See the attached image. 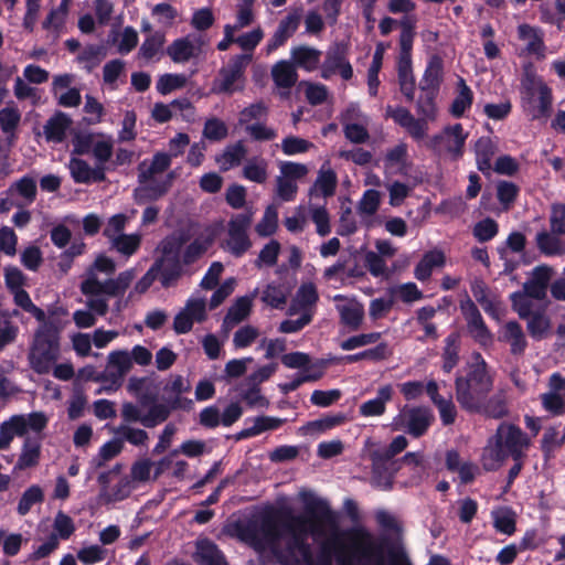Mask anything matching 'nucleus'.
<instances>
[{"label":"nucleus","instance_id":"603ef678","mask_svg":"<svg viewBox=\"0 0 565 565\" xmlns=\"http://www.w3.org/2000/svg\"><path fill=\"white\" fill-rule=\"evenodd\" d=\"M125 77V63L113 60L104 65L103 81L111 89H115Z\"/></svg>","mask_w":565,"mask_h":565},{"label":"nucleus","instance_id":"bb28decb","mask_svg":"<svg viewBox=\"0 0 565 565\" xmlns=\"http://www.w3.org/2000/svg\"><path fill=\"white\" fill-rule=\"evenodd\" d=\"M393 392V386L390 384L381 386L375 398L369 399L360 405V414L364 417L383 415L386 411V404L392 399Z\"/></svg>","mask_w":565,"mask_h":565},{"label":"nucleus","instance_id":"6ab92c4d","mask_svg":"<svg viewBox=\"0 0 565 565\" xmlns=\"http://www.w3.org/2000/svg\"><path fill=\"white\" fill-rule=\"evenodd\" d=\"M345 137L355 143L364 142L369 138L366 130L367 118L356 105H351L342 115Z\"/></svg>","mask_w":565,"mask_h":565},{"label":"nucleus","instance_id":"58836bf2","mask_svg":"<svg viewBox=\"0 0 565 565\" xmlns=\"http://www.w3.org/2000/svg\"><path fill=\"white\" fill-rule=\"evenodd\" d=\"M271 76L277 87L289 89L297 82V72L287 61H279L271 68Z\"/></svg>","mask_w":565,"mask_h":565},{"label":"nucleus","instance_id":"6e6d98bb","mask_svg":"<svg viewBox=\"0 0 565 565\" xmlns=\"http://www.w3.org/2000/svg\"><path fill=\"white\" fill-rule=\"evenodd\" d=\"M252 308V298L250 297H241L235 303L228 309V312L225 317V322L228 324H236L247 318Z\"/></svg>","mask_w":565,"mask_h":565},{"label":"nucleus","instance_id":"a211bd4d","mask_svg":"<svg viewBox=\"0 0 565 565\" xmlns=\"http://www.w3.org/2000/svg\"><path fill=\"white\" fill-rule=\"evenodd\" d=\"M204 42L201 36L188 35L177 39L167 49V54L174 63H186L198 58L203 52Z\"/></svg>","mask_w":565,"mask_h":565},{"label":"nucleus","instance_id":"f3484780","mask_svg":"<svg viewBox=\"0 0 565 565\" xmlns=\"http://www.w3.org/2000/svg\"><path fill=\"white\" fill-rule=\"evenodd\" d=\"M334 74H339L344 81L353 76V68L347 58L344 46L335 45L327 52L326 60L321 66V76L329 79Z\"/></svg>","mask_w":565,"mask_h":565},{"label":"nucleus","instance_id":"7ed1b4c3","mask_svg":"<svg viewBox=\"0 0 565 565\" xmlns=\"http://www.w3.org/2000/svg\"><path fill=\"white\" fill-rule=\"evenodd\" d=\"M116 270L115 262L98 255L82 276L81 292L86 297V307L103 317L108 311L109 278Z\"/></svg>","mask_w":565,"mask_h":565},{"label":"nucleus","instance_id":"c756f323","mask_svg":"<svg viewBox=\"0 0 565 565\" xmlns=\"http://www.w3.org/2000/svg\"><path fill=\"white\" fill-rule=\"evenodd\" d=\"M444 77V63L438 56L430 58L420 82L423 92L437 93Z\"/></svg>","mask_w":565,"mask_h":565},{"label":"nucleus","instance_id":"4d7b16f0","mask_svg":"<svg viewBox=\"0 0 565 565\" xmlns=\"http://www.w3.org/2000/svg\"><path fill=\"white\" fill-rule=\"evenodd\" d=\"M381 193L377 190H367L358 204V212L362 217L372 216L379 210Z\"/></svg>","mask_w":565,"mask_h":565},{"label":"nucleus","instance_id":"bf43d9fd","mask_svg":"<svg viewBox=\"0 0 565 565\" xmlns=\"http://www.w3.org/2000/svg\"><path fill=\"white\" fill-rule=\"evenodd\" d=\"M312 148V142L296 136H288L281 141V150L286 156L305 153Z\"/></svg>","mask_w":565,"mask_h":565},{"label":"nucleus","instance_id":"473e14b6","mask_svg":"<svg viewBox=\"0 0 565 565\" xmlns=\"http://www.w3.org/2000/svg\"><path fill=\"white\" fill-rule=\"evenodd\" d=\"M472 295L475 299L481 305L483 310L494 318H499L501 307L498 298L487 289L486 285L481 281H475L472 287Z\"/></svg>","mask_w":565,"mask_h":565},{"label":"nucleus","instance_id":"7c9ffc66","mask_svg":"<svg viewBox=\"0 0 565 565\" xmlns=\"http://www.w3.org/2000/svg\"><path fill=\"white\" fill-rule=\"evenodd\" d=\"M536 245L546 256L563 255L565 254V235L542 231L536 235Z\"/></svg>","mask_w":565,"mask_h":565},{"label":"nucleus","instance_id":"5701e85b","mask_svg":"<svg viewBox=\"0 0 565 565\" xmlns=\"http://www.w3.org/2000/svg\"><path fill=\"white\" fill-rule=\"evenodd\" d=\"M553 276V268L547 265L535 267L524 284V290L535 300L543 299L546 295L547 284Z\"/></svg>","mask_w":565,"mask_h":565},{"label":"nucleus","instance_id":"774afa93","mask_svg":"<svg viewBox=\"0 0 565 565\" xmlns=\"http://www.w3.org/2000/svg\"><path fill=\"white\" fill-rule=\"evenodd\" d=\"M550 225L554 234L565 235V203L552 205Z\"/></svg>","mask_w":565,"mask_h":565},{"label":"nucleus","instance_id":"c03bdc74","mask_svg":"<svg viewBox=\"0 0 565 565\" xmlns=\"http://www.w3.org/2000/svg\"><path fill=\"white\" fill-rule=\"evenodd\" d=\"M164 41V34L160 32L149 34L139 49V57L146 61H151L158 57L162 52Z\"/></svg>","mask_w":565,"mask_h":565},{"label":"nucleus","instance_id":"1a4fd4ad","mask_svg":"<svg viewBox=\"0 0 565 565\" xmlns=\"http://www.w3.org/2000/svg\"><path fill=\"white\" fill-rule=\"evenodd\" d=\"M252 60V54L234 56L226 66L222 67L212 85L215 94H234L245 87V70Z\"/></svg>","mask_w":565,"mask_h":565},{"label":"nucleus","instance_id":"20e7f679","mask_svg":"<svg viewBox=\"0 0 565 565\" xmlns=\"http://www.w3.org/2000/svg\"><path fill=\"white\" fill-rule=\"evenodd\" d=\"M492 387V381L480 354L472 356L466 376L456 380V397L462 408L479 412Z\"/></svg>","mask_w":565,"mask_h":565},{"label":"nucleus","instance_id":"49530a36","mask_svg":"<svg viewBox=\"0 0 565 565\" xmlns=\"http://www.w3.org/2000/svg\"><path fill=\"white\" fill-rule=\"evenodd\" d=\"M491 515L493 525L499 532L511 535L515 531V514L510 508H498Z\"/></svg>","mask_w":565,"mask_h":565},{"label":"nucleus","instance_id":"c9c22d12","mask_svg":"<svg viewBox=\"0 0 565 565\" xmlns=\"http://www.w3.org/2000/svg\"><path fill=\"white\" fill-rule=\"evenodd\" d=\"M345 422L343 414L328 415L319 419L307 423L301 427L303 435L318 436Z\"/></svg>","mask_w":565,"mask_h":565},{"label":"nucleus","instance_id":"79ce46f5","mask_svg":"<svg viewBox=\"0 0 565 565\" xmlns=\"http://www.w3.org/2000/svg\"><path fill=\"white\" fill-rule=\"evenodd\" d=\"M243 175L249 181L264 183L268 178L267 160L259 157L247 160L243 168Z\"/></svg>","mask_w":565,"mask_h":565},{"label":"nucleus","instance_id":"ea45409f","mask_svg":"<svg viewBox=\"0 0 565 565\" xmlns=\"http://www.w3.org/2000/svg\"><path fill=\"white\" fill-rule=\"evenodd\" d=\"M246 156V149L242 142H236L224 149V151L216 156L215 161L220 169L227 171L234 167H237Z\"/></svg>","mask_w":565,"mask_h":565},{"label":"nucleus","instance_id":"423d86ee","mask_svg":"<svg viewBox=\"0 0 565 565\" xmlns=\"http://www.w3.org/2000/svg\"><path fill=\"white\" fill-rule=\"evenodd\" d=\"M171 164V158L168 153L158 152L153 156L149 164L140 166L139 181L140 186L136 191V195L147 200H156L163 195L172 184L174 173L171 172L158 180Z\"/></svg>","mask_w":565,"mask_h":565},{"label":"nucleus","instance_id":"aec40b11","mask_svg":"<svg viewBox=\"0 0 565 565\" xmlns=\"http://www.w3.org/2000/svg\"><path fill=\"white\" fill-rule=\"evenodd\" d=\"M518 38L523 43V52L525 54L534 56L537 60H544L546 57L544 33L541 29L525 23L520 24L518 26Z\"/></svg>","mask_w":565,"mask_h":565},{"label":"nucleus","instance_id":"cd10ccee","mask_svg":"<svg viewBox=\"0 0 565 565\" xmlns=\"http://www.w3.org/2000/svg\"><path fill=\"white\" fill-rule=\"evenodd\" d=\"M68 169L72 178L77 183L97 182L103 181L105 178L102 168H92L86 161L77 158L70 160Z\"/></svg>","mask_w":565,"mask_h":565},{"label":"nucleus","instance_id":"9b49d317","mask_svg":"<svg viewBox=\"0 0 565 565\" xmlns=\"http://www.w3.org/2000/svg\"><path fill=\"white\" fill-rule=\"evenodd\" d=\"M252 220V213L237 214L230 220L226 237L222 242L224 250L235 257H239L250 248L252 243L247 235V230L250 226Z\"/></svg>","mask_w":565,"mask_h":565},{"label":"nucleus","instance_id":"a18cd8bd","mask_svg":"<svg viewBox=\"0 0 565 565\" xmlns=\"http://www.w3.org/2000/svg\"><path fill=\"white\" fill-rule=\"evenodd\" d=\"M326 362L324 361H316V362H309L307 366H305L301 372L297 375V377L294 380V382L290 384L289 388L295 390L299 385L306 382H315L321 379L324 374L326 370Z\"/></svg>","mask_w":565,"mask_h":565},{"label":"nucleus","instance_id":"dca6fc26","mask_svg":"<svg viewBox=\"0 0 565 565\" xmlns=\"http://www.w3.org/2000/svg\"><path fill=\"white\" fill-rule=\"evenodd\" d=\"M461 312L467 321L469 334L482 347H489L493 342L491 332L471 299L467 298L460 302Z\"/></svg>","mask_w":565,"mask_h":565},{"label":"nucleus","instance_id":"680f3d73","mask_svg":"<svg viewBox=\"0 0 565 565\" xmlns=\"http://www.w3.org/2000/svg\"><path fill=\"white\" fill-rule=\"evenodd\" d=\"M284 420L276 417L262 416L254 420V425L245 429L242 435L245 437L256 436L265 430L276 429L282 425Z\"/></svg>","mask_w":565,"mask_h":565},{"label":"nucleus","instance_id":"f704fd0d","mask_svg":"<svg viewBox=\"0 0 565 565\" xmlns=\"http://www.w3.org/2000/svg\"><path fill=\"white\" fill-rule=\"evenodd\" d=\"M475 152L478 169L482 172H489L492 158L497 152L495 142L489 137H481L476 142Z\"/></svg>","mask_w":565,"mask_h":565},{"label":"nucleus","instance_id":"37998d69","mask_svg":"<svg viewBox=\"0 0 565 565\" xmlns=\"http://www.w3.org/2000/svg\"><path fill=\"white\" fill-rule=\"evenodd\" d=\"M108 369L119 377L125 376L132 369L130 353L127 350L111 351L107 356Z\"/></svg>","mask_w":565,"mask_h":565},{"label":"nucleus","instance_id":"393cba45","mask_svg":"<svg viewBox=\"0 0 565 565\" xmlns=\"http://www.w3.org/2000/svg\"><path fill=\"white\" fill-rule=\"evenodd\" d=\"M73 124L72 118L62 113L56 111L53 116H51L43 126V135L47 142L60 143L65 137L66 132L70 130Z\"/></svg>","mask_w":565,"mask_h":565},{"label":"nucleus","instance_id":"3c124183","mask_svg":"<svg viewBox=\"0 0 565 565\" xmlns=\"http://www.w3.org/2000/svg\"><path fill=\"white\" fill-rule=\"evenodd\" d=\"M278 227V206L270 204L266 207L262 220L257 223L255 231L259 236L273 235Z\"/></svg>","mask_w":565,"mask_h":565},{"label":"nucleus","instance_id":"f257e3e1","mask_svg":"<svg viewBox=\"0 0 565 565\" xmlns=\"http://www.w3.org/2000/svg\"><path fill=\"white\" fill-rule=\"evenodd\" d=\"M302 515L288 516L280 526L271 518L248 523L239 530V539L260 553L289 551L284 559L296 565H386L384 544L370 531L359 526L340 531L328 502L313 492L302 490Z\"/></svg>","mask_w":565,"mask_h":565},{"label":"nucleus","instance_id":"4c0bfd02","mask_svg":"<svg viewBox=\"0 0 565 565\" xmlns=\"http://www.w3.org/2000/svg\"><path fill=\"white\" fill-rule=\"evenodd\" d=\"M195 559L200 565H226L216 545L209 540L198 542Z\"/></svg>","mask_w":565,"mask_h":565},{"label":"nucleus","instance_id":"6e6552de","mask_svg":"<svg viewBox=\"0 0 565 565\" xmlns=\"http://www.w3.org/2000/svg\"><path fill=\"white\" fill-rule=\"evenodd\" d=\"M183 244L184 237L178 234L167 237L159 245L160 256L154 265L160 273V281L163 287L171 286L180 276Z\"/></svg>","mask_w":565,"mask_h":565},{"label":"nucleus","instance_id":"a878e982","mask_svg":"<svg viewBox=\"0 0 565 565\" xmlns=\"http://www.w3.org/2000/svg\"><path fill=\"white\" fill-rule=\"evenodd\" d=\"M446 256L441 249L426 252L414 268V277L419 281L429 280L434 269L445 266Z\"/></svg>","mask_w":565,"mask_h":565},{"label":"nucleus","instance_id":"de8ad7c7","mask_svg":"<svg viewBox=\"0 0 565 565\" xmlns=\"http://www.w3.org/2000/svg\"><path fill=\"white\" fill-rule=\"evenodd\" d=\"M141 235L134 234H124L120 235L109 242L110 247L115 249L117 253L130 257L134 255L140 246Z\"/></svg>","mask_w":565,"mask_h":565},{"label":"nucleus","instance_id":"9d476101","mask_svg":"<svg viewBox=\"0 0 565 565\" xmlns=\"http://www.w3.org/2000/svg\"><path fill=\"white\" fill-rule=\"evenodd\" d=\"M46 424L47 417L42 412L12 416L0 427V449L7 448L15 436H21L28 430L41 431Z\"/></svg>","mask_w":565,"mask_h":565},{"label":"nucleus","instance_id":"c85d7f7f","mask_svg":"<svg viewBox=\"0 0 565 565\" xmlns=\"http://www.w3.org/2000/svg\"><path fill=\"white\" fill-rule=\"evenodd\" d=\"M499 340L510 344L512 354H522L526 348V339L521 326L510 321L499 331Z\"/></svg>","mask_w":565,"mask_h":565},{"label":"nucleus","instance_id":"0e129e2a","mask_svg":"<svg viewBox=\"0 0 565 565\" xmlns=\"http://www.w3.org/2000/svg\"><path fill=\"white\" fill-rule=\"evenodd\" d=\"M364 455L370 458L374 466H381L390 458H386L387 447L373 439H367L364 444Z\"/></svg>","mask_w":565,"mask_h":565},{"label":"nucleus","instance_id":"69168bd1","mask_svg":"<svg viewBox=\"0 0 565 565\" xmlns=\"http://www.w3.org/2000/svg\"><path fill=\"white\" fill-rule=\"evenodd\" d=\"M364 263L374 277H387L388 268L382 256L375 252L367 250L364 255Z\"/></svg>","mask_w":565,"mask_h":565},{"label":"nucleus","instance_id":"e2e57ef3","mask_svg":"<svg viewBox=\"0 0 565 565\" xmlns=\"http://www.w3.org/2000/svg\"><path fill=\"white\" fill-rule=\"evenodd\" d=\"M436 93L425 92L417 102V113L424 120L434 121L437 118L438 109L434 102Z\"/></svg>","mask_w":565,"mask_h":565},{"label":"nucleus","instance_id":"4be33fe9","mask_svg":"<svg viewBox=\"0 0 565 565\" xmlns=\"http://www.w3.org/2000/svg\"><path fill=\"white\" fill-rule=\"evenodd\" d=\"M542 403L553 414L565 413V379L558 373L551 375L550 392L542 395Z\"/></svg>","mask_w":565,"mask_h":565},{"label":"nucleus","instance_id":"39448f33","mask_svg":"<svg viewBox=\"0 0 565 565\" xmlns=\"http://www.w3.org/2000/svg\"><path fill=\"white\" fill-rule=\"evenodd\" d=\"M61 354V327L55 322H44L34 332L29 349L30 367L38 374H49Z\"/></svg>","mask_w":565,"mask_h":565},{"label":"nucleus","instance_id":"a19ab883","mask_svg":"<svg viewBox=\"0 0 565 565\" xmlns=\"http://www.w3.org/2000/svg\"><path fill=\"white\" fill-rule=\"evenodd\" d=\"M385 173H402L407 170L406 147L397 145L387 151L384 160Z\"/></svg>","mask_w":565,"mask_h":565},{"label":"nucleus","instance_id":"ddd939ff","mask_svg":"<svg viewBox=\"0 0 565 565\" xmlns=\"http://www.w3.org/2000/svg\"><path fill=\"white\" fill-rule=\"evenodd\" d=\"M434 416L426 407L405 406L393 418L394 430H406L413 437H420L430 426Z\"/></svg>","mask_w":565,"mask_h":565},{"label":"nucleus","instance_id":"8fccbe9b","mask_svg":"<svg viewBox=\"0 0 565 565\" xmlns=\"http://www.w3.org/2000/svg\"><path fill=\"white\" fill-rule=\"evenodd\" d=\"M44 500L43 489L38 484L30 486L21 495L17 511L20 515L30 512L34 504H40Z\"/></svg>","mask_w":565,"mask_h":565},{"label":"nucleus","instance_id":"e433bc0d","mask_svg":"<svg viewBox=\"0 0 565 565\" xmlns=\"http://www.w3.org/2000/svg\"><path fill=\"white\" fill-rule=\"evenodd\" d=\"M41 455V443L36 439H25L14 470H24L35 467Z\"/></svg>","mask_w":565,"mask_h":565},{"label":"nucleus","instance_id":"13d9d810","mask_svg":"<svg viewBox=\"0 0 565 565\" xmlns=\"http://www.w3.org/2000/svg\"><path fill=\"white\" fill-rule=\"evenodd\" d=\"M114 141L110 136L97 134L93 142L92 153L100 163L108 161L113 154Z\"/></svg>","mask_w":565,"mask_h":565},{"label":"nucleus","instance_id":"72a5a7b5","mask_svg":"<svg viewBox=\"0 0 565 565\" xmlns=\"http://www.w3.org/2000/svg\"><path fill=\"white\" fill-rule=\"evenodd\" d=\"M321 52L315 47L300 45L291 50L295 64L308 72L315 71L320 63Z\"/></svg>","mask_w":565,"mask_h":565},{"label":"nucleus","instance_id":"09e8293b","mask_svg":"<svg viewBox=\"0 0 565 565\" xmlns=\"http://www.w3.org/2000/svg\"><path fill=\"white\" fill-rule=\"evenodd\" d=\"M111 41L119 54H127L137 45L138 33L134 28L127 26L119 32L113 33Z\"/></svg>","mask_w":565,"mask_h":565},{"label":"nucleus","instance_id":"2eb2a0df","mask_svg":"<svg viewBox=\"0 0 565 565\" xmlns=\"http://www.w3.org/2000/svg\"><path fill=\"white\" fill-rule=\"evenodd\" d=\"M552 106L551 89L543 81H533L529 95L524 98L523 108L532 120H546Z\"/></svg>","mask_w":565,"mask_h":565},{"label":"nucleus","instance_id":"2f4dec72","mask_svg":"<svg viewBox=\"0 0 565 565\" xmlns=\"http://www.w3.org/2000/svg\"><path fill=\"white\" fill-rule=\"evenodd\" d=\"M473 102V93L466 84L463 78H459L457 83V95L452 100L449 111L455 118L462 117L470 109Z\"/></svg>","mask_w":565,"mask_h":565},{"label":"nucleus","instance_id":"0eeeda50","mask_svg":"<svg viewBox=\"0 0 565 565\" xmlns=\"http://www.w3.org/2000/svg\"><path fill=\"white\" fill-rule=\"evenodd\" d=\"M401 26L399 35V55L397 61V72L401 92L408 99L413 100L415 96V78L412 70V49L415 38V20L406 18L398 22Z\"/></svg>","mask_w":565,"mask_h":565},{"label":"nucleus","instance_id":"864d4df0","mask_svg":"<svg viewBox=\"0 0 565 565\" xmlns=\"http://www.w3.org/2000/svg\"><path fill=\"white\" fill-rule=\"evenodd\" d=\"M75 532V524L71 516L60 511L54 516L53 521V533L52 536H55L56 540L66 541L68 540L73 533Z\"/></svg>","mask_w":565,"mask_h":565},{"label":"nucleus","instance_id":"b1692460","mask_svg":"<svg viewBox=\"0 0 565 565\" xmlns=\"http://www.w3.org/2000/svg\"><path fill=\"white\" fill-rule=\"evenodd\" d=\"M318 299L319 295L316 285L311 281L302 282L292 299L289 313L295 315L309 311L312 315Z\"/></svg>","mask_w":565,"mask_h":565},{"label":"nucleus","instance_id":"5fc2aeb1","mask_svg":"<svg viewBox=\"0 0 565 565\" xmlns=\"http://www.w3.org/2000/svg\"><path fill=\"white\" fill-rule=\"evenodd\" d=\"M289 289L282 284H269L263 291L262 299L264 302L274 308H280L286 303Z\"/></svg>","mask_w":565,"mask_h":565},{"label":"nucleus","instance_id":"338daca9","mask_svg":"<svg viewBox=\"0 0 565 565\" xmlns=\"http://www.w3.org/2000/svg\"><path fill=\"white\" fill-rule=\"evenodd\" d=\"M550 329V319L544 315H534L527 321V330L534 339L545 338Z\"/></svg>","mask_w":565,"mask_h":565},{"label":"nucleus","instance_id":"4468645a","mask_svg":"<svg viewBox=\"0 0 565 565\" xmlns=\"http://www.w3.org/2000/svg\"><path fill=\"white\" fill-rule=\"evenodd\" d=\"M207 318V301L200 294L192 295L184 307L173 319V330L177 334H184L192 330L194 323H202Z\"/></svg>","mask_w":565,"mask_h":565},{"label":"nucleus","instance_id":"412c9836","mask_svg":"<svg viewBox=\"0 0 565 565\" xmlns=\"http://www.w3.org/2000/svg\"><path fill=\"white\" fill-rule=\"evenodd\" d=\"M335 308L340 315L341 322L350 330H358L364 318V308L354 298L342 295L333 297Z\"/></svg>","mask_w":565,"mask_h":565},{"label":"nucleus","instance_id":"052dcab7","mask_svg":"<svg viewBox=\"0 0 565 565\" xmlns=\"http://www.w3.org/2000/svg\"><path fill=\"white\" fill-rule=\"evenodd\" d=\"M185 84L186 77L183 74H164L157 82V90L162 95H167L184 87Z\"/></svg>","mask_w":565,"mask_h":565},{"label":"nucleus","instance_id":"f8f14e48","mask_svg":"<svg viewBox=\"0 0 565 565\" xmlns=\"http://www.w3.org/2000/svg\"><path fill=\"white\" fill-rule=\"evenodd\" d=\"M468 136L469 132L460 124L447 125L431 138L430 145L439 153L457 160L463 154Z\"/></svg>","mask_w":565,"mask_h":565},{"label":"nucleus","instance_id":"f03ea898","mask_svg":"<svg viewBox=\"0 0 565 565\" xmlns=\"http://www.w3.org/2000/svg\"><path fill=\"white\" fill-rule=\"evenodd\" d=\"M530 444L527 435L518 426L502 423L484 447L482 465L487 470H497L509 456L522 459Z\"/></svg>","mask_w":565,"mask_h":565}]
</instances>
